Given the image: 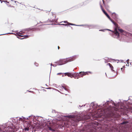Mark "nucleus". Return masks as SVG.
Returning <instances> with one entry per match:
<instances>
[{"mask_svg":"<svg viewBox=\"0 0 132 132\" xmlns=\"http://www.w3.org/2000/svg\"><path fill=\"white\" fill-rule=\"evenodd\" d=\"M107 30H109V31H111V30L109 29H107Z\"/></svg>","mask_w":132,"mask_h":132,"instance_id":"obj_16","label":"nucleus"},{"mask_svg":"<svg viewBox=\"0 0 132 132\" xmlns=\"http://www.w3.org/2000/svg\"><path fill=\"white\" fill-rule=\"evenodd\" d=\"M122 68H121V70H122Z\"/></svg>","mask_w":132,"mask_h":132,"instance_id":"obj_17","label":"nucleus"},{"mask_svg":"<svg viewBox=\"0 0 132 132\" xmlns=\"http://www.w3.org/2000/svg\"><path fill=\"white\" fill-rule=\"evenodd\" d=\"M111 21L113 23L114 25L116 26V27H118V25L116 23H114L112 20H111Z\"/></svg>","mask_w":132,"mask_h":132,"instance_id":"obj_7","label":"nucleus"},{"mask_svg":"<svg viewBox=\"0 0 132 132\" xmlns=\"http://www.w3.org/2000/svg\"><path fill=\"white\" fill-rule=\"evenodd\" d=\"M4 34H3V35H4ZM2 34L1 35V34L0 35H2Z\"/></svg>","mask_w":132,"mask_h":132,"instance_id":"obj_21","label":"nucleus"},{"mask_svg":"<svg viewBox=\"0 0 132 132\" xmlns=\"http://www.w3.org/2000/svg\"><path fill=\"white\" fill-rule=\"evenodd\" d=\"M65 63H62V64H59V65H62V64H65Z\"/></svg>","mask_w":132,"mask_h":132,"instance_id":"obj_10","label":"nucleus"},{"mask_svg":"<svg viewBox=\"0 0 132 132\" xmlns=\"http://www.w3.org/2000/svg\"><path fill=\"white\" fill-rule=\"evenodd\" d=\"M18 33V34H20V33Z\"/></svg>","mask_w":132,"mask_h":132,"instance_id":"obj_22","label":"nucleus"},{"mask_svg":"<svg viewBox=\"0 0 132 132\" xmlns=\"http://www.w3.org/2000/svg\"><path fill=\"white\" fill-rule=\"evenodd\" d=\"M61 25H62L64 26H67V25L66 24H61Z\"/></svg>","mask_w":132,"mask_h":132,"instance_id":"obj_12","label":"nucleus"},{"mask_svg":"<svg viewBox=\"0 0 132 132\" xmlns=\"http://www.w3.org/2000/svg\"><path fill=\"white\" fill-rule=\"evenodd\" d=\"M65 74L67 75L68 77H70L71 78H72L73 76L70 73H65Z\"/></svg>","mask_w":132,"mask_h":132,"instance_id":"obj_3","label":"nucleus"},{"mask_svg":"<svg viewBox=\"0 0 132 132\" xmlns=\"http://www.w3.org/2000/svg\"><path fill=\"white\" fill-rule=\"evenodd\" d=\"M118 29L120 32L121 33L123 32V34L125 35H127L128 34V33H127L126 31L123 30L122 29H121L118 28Z\"/></svg>","mask_w":132,"mask_h":132,"instance_id":"obj_1","label":"nucleus"},{"mask_svg":"<svg viewBox=\"0 0 132 132\" xmlns=\"http://www.w3.org/2000/svg\"><path fill=\"white\" fill-rule=\"evenodd\" d=\"M102 10L104 13L105 14L106 16L108 17V18L110 20H111L110 18V17L109 15L108 14L104 11L102 8Z\"/></svg>","mask_w":132,"mask_h":132,"instance_id":"obj_2","label":"nucleus"},{"mask_svg":"<svg viewBox=\"0 0 132 132\" xmlns=\"http://www.w3.org/2000/svg\"><path fill=\"white\" fill-rule=\"evenodd\" d=\"M108 65L110 67V68H112V69H113V67H112V66L111 65V64H110V63H108Z\"/></svg>","mask_w":132,"mask_h":132,"instance_id":"obj_8","label":"nucleus"},{"mask_svg":"<svg viewBox=\"0 0 132 132\" xmlns=\"http://www.w3.org/2000/svg\"><path fill=\"white\" fill-rule=\"evenodd\" d=\"M19 35V37H18V38H19L20 39H23L24 38H21L20 37V36L23 37V36H24V37H28V35L22 36V35Z\"/></svg>","mask_w":132,"mask_h":132,"instance_id":"obj_5","label":"nucleus"},{"mask_svg":"<svg viewBox=\"0 0 132 132\" xmlns=\"http://www.w3.org/2000/svg\"><path fill=\"white\" fill-rule=\"evenodd\" d=\"M115 31H116L115 34L118 37H119V34L118 32L117 31L116 29H115Z\"/></svg>","mask_w":132,"mask_h":132,"instance_id":"obj_4","label":"nucleus"},{"mask_svg":"<svg viewBox=\"0 0 132 132\" xmlns=\"http://www.w3.org/2000/svg\"><path fill=\"white\" fill-rule=\"evenodd\" d=\"M12 1V0H11Z\"/></svg>","mask_w":132,"mask_h":132,"instance_id":"obj_23","label":"nucleus"},{"mask_svg":"<svg viewBox=\"0 0 132 132\" xmlns=\"http://www.w3.org/2000/svg\"><path fill=\"white\" fill-rule=\"evenodd\" d=\"M63 22L65 23H67V21H63Z\"/></svg>","mask_w":132,"mask_h":132,"instance_id":"obj_11","label":"nucleus"},{"mask_svg":"<svg viewBox=\"0 0 132 132\" xmlns=\"http://www.w3.org/2000/svg\"><path fill=\"white\" fill-rule=\"evenodd\" d=\"M126 123V122H122V123H121V124H124V123Z\"/></svg>","mask_w":132,"mask_h":132,"instance_id":"obj_13","label":"nucleus"},{"mask_svg":"<svg viewBox=\"0 0 132 132\" xmlns=\"http://www.w3.org/2000/svg\"><path fill=\"white\" fill-rule=\"evenodd\" d=\"M61 73H57V75H59V74H61Z\"/></svg>","mask_w":132,"mask_h":132,"instance_id":"obj_15","label":"nucleus"},{"mask_svg":"<svg viewBox=\"0 0 132 132\" xmlns=\"http://www.w3.org/2000/svg\"><path fill=\"white\" fill-rule=\"evenodd\" d=\"M25 130H28H28L29 129H28V128H26V129H25Z\"/></svg>","mask_w":132,"mask_h":132,"instance_id":"obj_14","label":"nucleus"},{"mask_svg":"<svg viewBox=\"0 0 132 132\" xmlns=\"http://www.w3.org/2000/svg\"><path fill=\"white\" fill-rule=\"evenodd\" d=\"M88 72H83L82 74H81V76L82 77V76L85 75Z\"/></svg>","mask_w":132,"mask_h":132,"instance_id":"obj_6","label":"nucleus"},{"mask_svg":"<svg viewBox=\"0 0 132 132\" xmlns=\"http://www.w3.org/2000/svg\"><path fill=\"white\" fill-rule=\"evenodd\" d=\"M58 49H59V46L58 47Z\"/></svg>","mask_w":132,"mask_h":132,"instance_id":"obj_18","label":"nucleus"},{"mask_svg":"<svg viewBox=\"0 0 132 132\" xmlns=\"http://www.w3.org/2000/svg\"><path fill=\"white\" fill-rule=\"evenodd\" d=\"M81 72H79V73H81Z\"/></svg>","mask_w":132,"mask_h":132,"instance_id":"obj_20","label":"nucleus"},{"mask_svg":"<svg viewBox=\"0 0 132 132\" xmlns=\"http://www.w3.org/2000/svg\"><path fill=\"white\" fill-rule=\"evenodd\" d=\"M68 25H74V24H71V23H68Z\"/></svg>","mask_w":132,"mask_h":132,"instance_id":"obj_9","label":"nucleus"},{"mask_svg":"<svg viewBox=\"0 0 132 132\" xmlns=\"http://www.w3.org/2000/svg\"><path fill=\"white\" fill-rule=\"evenodd\" d=\"M63 88H64V89L65 90V88H64L63 87Z\"/></svg>","mask_w":132,"mask_h":132,"instance_id":"obj_19","label":"nucleus"}]
</instances>
